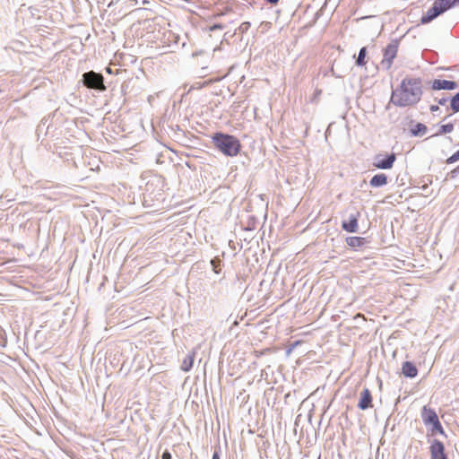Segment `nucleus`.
<instances>
[{
  "label": "nucleus",
  "mask_w": 459,
  "mask_h": 459,
  "mask_svg": "<svg viewBox=\"0 0 459 459\" xmlns=\"http://www.w3.org/2000/svg\"><path fill=\"white\" fill-rule=\"evenodd\" d=\"M422 93L420 78L405 77L400 85L393 90L390 101L399 108L414 106L420 100Z\"/></svg>",
  "instance_id": "nucleus-1"
},
{
  "label": "nucleus",
  "mask_w": 459,
  "mask_h": 459,
  "mask_svg": "<svg viewBox=\"0 0 459 459\" xmlns=\"http://www.w3.org/2000/svg\"><path fill=\"white\" fill-rule=\"evenodd\" d=\"M215 148L228 157H235L241 151L240 141L234 135L217 132L212 136Z\"/></svg>",
  "instance_id": "nucleus-2"
},
{
  "label": "nucleus",
  "mask_w": 459,
  "mask_h": 459,
  "mask_svg": "<svg viewBox=\"0 0 459 459\" xmlns=\"http://www.w3.org/2000/svg\"><path fill=\"white\" fill-rule=\"evenodd\" d=\"M81 82L86 88L100 92H102L107 89L104 83L103 74L100 73H97L95 71H89L83 73L82 75Z\"/></svg>",
  "instance_id": "nucleus-3"
},
{
  "label": "nucleus",
  "mask_w": 459,
  "mask_h": 459,
  "mask_svg": "<svg viewBox=\"0 0 459 459\" xmlns=\"http://www.w3.org/2000/svg\"><path fill=\"white\" fill-rule=\"evenodd\" d=\"M399 48V39H393L384 49V58L381 65L386 69H390L394 59L396 57Z\"/></svg>",
  "instance_id": "nucleus-4"
},
{
  "label": "nucleus",
  "mask_w": 459,
  "mask_h": 459,
  "mask_svg": "<svg viewBox=\"0 0 459 459\" xmlns=\"http://www.w3.org/2000/svg\"><path fill=\"white\" fill-rule=\"evenodd\" d=\"M396 160L394 152L383 154L377 153L374 156L373 166L378 169H390Z\"/></svg>",
  "instance_id": "nucleus-5"
},
{
  "label": "nucleus",
  "mask_w": 459,
  "mask_h": 459,
  "mask_svg": "<svg viewBox=\"0 0 459 459\" xmlns=\"http://www.w3.org/2000/svg\"><path fill=\"white\" fill-rule=\"evenodd\" d=\"M430 459H448L446 447L442 441L432 438L429 439Z\"/></svg>",
  "instance_id": "nucleus-6"
},
{
  "label": "nucleus",
  "mask_w": 459,
  "mask_h": 459,
  "mask_svg": "<svg viewBox=\"0 0 459 459\" xmlns=\"http://www.w3.org/2000/svg\"><path fill=\"white\" fill-rule=\"evenodd\" d=\"M359 212H356L355 213H351L349 215V218L347 221H342V228L343 230L350 232V233H355L358 232L359 230Z\"/></svg>",
  "instance_id": "nucleus-7"
},
{
  "label": "nucleus",
  "mask_w": 459,
  "mask_h": 459,
  "mask_svg": "<svg viewBox=\"0 0 459 459\" xmlns=\"http://www.w3.org/2000/svg\"><path fill=\"white\" fill-rule=\"evenodd\" d=\"M373 407V398L368 388H364L360 393L358 408L366 411Z\"/></svg>",
  "instance_id": "nucleus-8"
},
{
  "label": "nucleus",
  "mask_w": 459,
  "mask_h": 459,
  "mask_svg": "<svg viewBox=\"0 0 459 459\" xmlns=\"http://www.w3.org/2000/svg\"><path fill=\"white\" fill-rule=\"evenodd\" d=\"M457 82L455 81L435 79L432 82L431 88L434 91L446 90L453 91L457 88Z\"/></svg>",
  "instance_id": "nucleus-9"
},
{
  "label": "nucleus",
  "mask_w": 459,
  "mask_h": 459,
  "mask_svg": "<svg viewBox=\"0 0 459 459\" xmlns=\"http://www.w3.org/2000/svg\"><path fill=\"white\" fill-rule=\"evenodd\" d=\"M421 420L426 427L429 426V423L438 419L436 411L427 405L423 406L420 411Z\"/></svg>",
  "instance_id": "nucleus-10"
},
{
  "label": "nucleus",
  "mask_w": 459,
  "mask_h": 459,
  "mask_svg": "<svg viewBox=\"0 0 459 459\" xmlns=\"http://www.w3.org/2000/svg\"><path fill=\"white\" fill-rule=\"evenodd\" d=\"M428 428H429L427 435L428 437H434L437 434H440L444 437H446V434L439 419H437L435 421L429 423V426Z\"/></svg>",
  "instance_id": "nucleus-11"
},
{
  "label": "nucleus",
  "mask_w": 459,
  "mask_h": 459,
  "mask_svg": "<svg viewBox=\"0 0 459 459\" xmlns=\"http://www.w3.org/2000/svg\"><path fill=\"white\" fill-rule=\"evenodd\" d=\"M402 373L406 377L413 378L418 375V369L412 362L404 361L402 365Z\"/></svg>",
  "instance_id": "nucleus-12"
},
{
  "label": "nucleus",
  "mask_w": 459,
  "mask_h": 459,
  "mask_svg": "<svg viewBox=\"0 0 459 459\" xmlns=\"http://www.w3.org/2000/svg\"><path fill=\"white\" fill-rule=\"evenodd\" d=\"M441 15L439 11H437V8H436L433 4L432 6L428 10V12L423 14L420 18V23L421 24H428L431 22L433 20H435L437 17Z\"/></svg>",
  "instance_id": "nucleus-13"
},
{
  "label": "nucleus",
  "mask_w": 459,
  "mask_h": 459,
  "mask_svg": "<svg viewBox=\"0 0 459 459\" xmlns=\"http://www.w3.org/2000/svg\"><path fill=\"white\" fill-rule=\"evenodd\" d=\"M388 183L387 176L384 173H378L373 176L369 181L372 187H381Z\"/></svg>",
  "instance_id": "nucleus-14"
},
{
  "label": "nucleus",
  "mask_w": 459,
  "mask_h": 459,
  "mask_svg": "<svg viewBox=\"0 0 459 459\" xmlns=\"http://www.w3.org/2000/svg\"><path fill=\"white\" fill-rule=\"evenodd\" d=\"M369 241L362 237H348L346 238V244L353 248L362 247L368 244Z\"/></svg>",
  "instance_id": "nucleus-15"
},
{
  "label": "nucleus",
  "mask_w": 459,
  "mask_h": 459,
  "mask_svg": "<svg viewBox=\"0 0 459 459\" xmlns=\"http://www.w3.org/2000/svg\"><path fill=\"white\" fill-rule=\"evenodd\" d=\"M433 5L437 8V11H439L441 14L455 7L454 0H435Z\"/></svg>",
  "instance_id": "nucleus-16"
},
{
  "label": "nucleus",
  "mask_w": 459,
  "mask_h": 459,
  "mask_svg": "<svg viewBox=\"0 0 459 459\" xmlns=\"http://www.w3.org/2000/svg\"><path fill=\"white\" fill-rule=\"evenodd\" d=\"M195 351L188 353L186 358L183 359L181 364V369L185 372H188L191 370L194 365L195 359Z\"/></svg>",
  "instance_id": "nucleus-17"
},
{
  "label": "nucleus",
  "mask_w": 459,
  "mask_h": 459,
  "mask_svg": "<svg viewBox=\"0 0 459 459\" xmlns=\"http://www.w3.org/2000/svg\"><path fill=\"white\" fill-rule=\"evenodd\" d=\"M427 126L422 123H417L410 129L411 134L412 136H422L427 133Z\"/></svg>",
  "instance_id": "nucleus-18"
},
{
  "label": "nucleus",
  "mask_w": 459,
  "mask_h": 459,
  "mask_svg": "<svg viewBox=\"0 0 459 459\" xmlns=\"http://www.w3.org/2000/svg\"><path fill=\"white\" fill-rule=\"evenodd\" d=\"M446 109H451L453 113H458L459 112V92L455 94L450 99V105L446 108Z\"/></svg>",
  "instance_id": "nucleus-19"
},
{
  "label": "nucleus",
  "mask_w": 459,
  "mask_h": 459,
  "mask_svg": "<svg viewBox=\"0 0 459 459\" xmlns=\"http://www.w3.org/2000/svg\"><path fill=\"white\" fill-rule=\"evenodd\" d=\"M212 271L219 274L221 271L222 260L219 256H215L210 261Z\"/></svg>",
  "instance_id": "nucleus-20"
},
{
  "label": "nucleus",
  "mask_w": 459,
  "mask_h": 459,
  "mask_svg": "<svg viewBox=\"0 0 459 459\" xmlns=\"http://www.w3.org/2000/svg\"><path fill=\"white\" fill-rule=\"evenodd\" d=\"M367 48L363 47L359 49L358 57L356 59V65L358 66H363L366 65Z\"/></svg>",
  "instance_id": "nucleus-21"
},
{
  "label": "nucleus",
  "mask_w": 459,
  "mask_h": 459,
  "mask_svg": "<svg viewBox=\"0 0 459 459\" xmlns=\"http://www.w3.org/2000/svg\"><path fill=\"white\" fill-rule=\"evenodd\" d=\"M454 130V124L448 123L445 125H441L439 127V130L433 135V136H438L441 134H446L448 133H451Z\"/></svg>",
  "instance_id": "nucleus-22"
},
{
  "label": "nucleus",
  "mask_w": 459,
  "mask_h": 459,
  "mask_svg": "<svg viewBox=\"0 0 459 459\" xmlns=\"http://www.w3.org/2000/svg\"><path fill=\"white\" fill-rule=\"evenodd\" d=\"M48 118H43L39 125L37 127V132L38 134H40V133H43L45 127L48 128Z\"/></svg>",
  "instance_id": "nucleus-23"
},
{
  "label": "nucleus",
  "mask_w": 459,
  "mask_h": 459,
  "mask_svg": "<svg viewBox=\"0 0 459 459\" xmlns=\"http://www.w3.org/2000/svg\"><path fill=\"white\" fill-rule=\"evenodd\" d=\"M459 160V150L446 159V164H452Z\"/></svg>",
  "instance_id": "nucleus-24"
},
{
  "label": "nucleus",
  "mask_w": 459,
  "mask_h": 459,
  "mask_svg": "<svg viewBox=\"0 0 459 459\" xmlns=\"http://www.w3.org/2000/svg\"><path fill=\"white\" fill-rule=\"evenodd\" d=\"M250 22H242L239 27H238V30L241 32V33H246L249 28H250Z\"/></svg>",
  "instance_id": "nucleus-25"
},
{
  "label": "nucleus",
  "mask_w": 459,
  "mask_h": 459,
  "mask_svg": "<svg viewBox=\"0 0 459 459\" xmlns=\"http://www.w3.org/2000/svg\"><path fill=\"white\" fill-rule=\"evenodd\" d=\"M207 84H208L207 82H195L194 84L191 85L190 91L191 90H199V89L203 88L204 85H207Z\"/></svg>",
  "instance_id": "nucleus-26"
},
{
  "label": "nucleus",
  "mask_w": 459,
  "mask_h": 459,
  "mask_svg": "<svg viewBox=\"0 0 459 459\" xmlns=\"http://www.w3.org/2000/svg\"><path fill=\"white\" fill-rule=\"evenodd\" d=\"M448 97H442L440 99L436 98L435 100L441 106H445L446 102L448 101Z\"/></svg>",
  "instance_id": "nucleus-27"
},
{
  "label": "nucleus",
  "mask_w": 459,
  "mask_h": 459,
  "mask_svg": "<svg viewBox=\"0 0 459 459\" xmlns=\"http://www.w3.org/2000/svg\"><path fill=\"white\" fill-rule=\"evenodd\" d=\"M450 177H451V178H455L459 177V166L456 167L455 169H454L450 172Z\"/></svg>",
  "instance_id": "nucleus-28"
},
{
  "label": "nucleus",
  "mask_w": 459,
  "mask_h": 459,
  "mask_svg": "<svg viewBox=\"0 0 459 459\" xmlns=\"http://www.w3.org/2000/svg\"><path fill=\"white\" fill-rule=\"evenodd\" d=\"M171 458H172V455L168 450H165L161 455V459H171Z\"/></svg>",
  "instance_id": "nucleus-29"
},
{
  "label": "nucleus",
  "mask_w": 459,
  "mask_h": 459,
  "mask_svg": "<svg viewBox=\"0 0 459 459\" xmlns=\"http://www.w3.org/2000/svg\"><path fill=\"white\" fill-rule=\"evenodd\" d=\"M220 450L221 448L219 447L218 449H215L214 452H213V455H212V459H221V456H220Z\"/></svg>",
  "instance_id": "nucleus-30"
},
{
  "label": "nucleus",
  "mask_w": 459,
  "mask_h": 459,
  "mask_svg": "<svg viewBox=\"0 0 459 459\" xmlns=\"http://www.w3.org/2000/svg\"><path fill=\"white\" fill-rule=\"evenodd\" d=\"M429 109L432 113H434L439 110V107L437 105H431Z\"/></svg>",
  "instance_id": "nucleus-31"
},
{
  "label": "nucleus",
  "mask_w": 459,
  "mask_h": 459,
  "mask_svg": "<svg viewBox=\"0 0 459 459\" xmlns=\"http://www.w3.org/2000/svg\"><path fill=\"white\" fill-rule=\"evenodd\" d=\"M222 29V25L221 24H214L211 27V30H221Z\"/></svg>",
  "instance_id": "nucleus-32"
},
{
  "label": "nucleus",
  "mask_w": 459,
  "mask_h": 459,
  "mask_svg": "<svg viewBox=\"0 0 459 459\" xmlns=\"http://www.w3.org/2000/svg\"><path fill=\"white\" fill-rule=\"evenodd\" d=\"M264 1L270 4H276L279 2V0H264Z\"/></svg>",
  "instance_id": "nucleus-33"
},
{
  "label": "nucleus",
  "mask_w": 459,
  "mask_h": 459,
  "mask_svg": "<svg viewBox=\"0 0 459 459\" xmlns=\"http://www.w3.org/2000/svg\"><path fill=\"white\" fill-rule=\"evenodd\" d=\"M299 344V341L295 342L291 345V348H290V349H289L288 352H290V351H291L294 347L298 346Z\"/></svg>",
  "instance_id": "nucleus-34"
},
{
  "label": "nucleus",
  "mask_w": 459,
  "mask_h": 459,
  "mask_svg": "<svg viewBox=\"0 0 459 459\" xmlns=\"http://www.w3.org/2000/svg\"><path fill=\"white\" fill-rule=\"evenodd\" d=\"M459 5V0H454V6Z\"/></svg>",
  "instance_id": "nucleus-35"
}]
</instances>
